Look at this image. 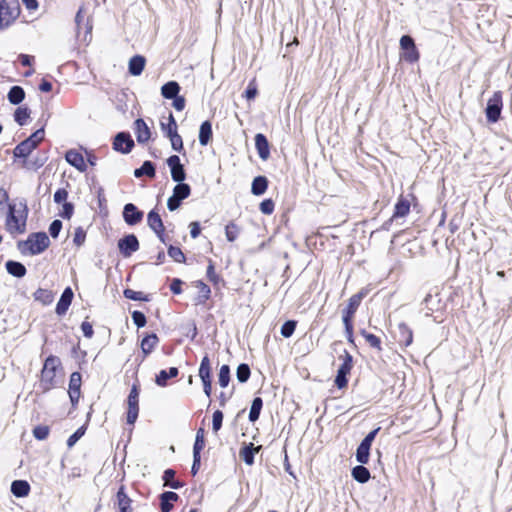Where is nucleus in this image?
<instances>
[{
	"instance_id": "nucleus-60",
	"label": "nucleus",
	"mask_w": 512,
	"mask_h": 512,
	"mask_svg": "<svg viewBox=\"0 0 512 512\" xmlns=\"http://www.w3.org/2000/svg\"><path fill=\"white\" fill-rule=\"evenodd\" d=\"M275 203L271 198L264 199L260 205L259 210L265 215H271L274 211Z\"/></svg>"
},
{
	"instance_id": "nucleus-23",
	"label": "nucleus",
	"mask_w": 512,
	"mask_h": 512,
	"mask_svg": "<svg viewBox=\"0 0 512 512\" xmlns=\"http://www.w3.org/2000/svg\"><path fill=\"white\" fill-rule=\"evenodd\" d=\"M117 505L119 508V512H132L131 498L127 495L125 491V486L121 485L116 494Z\"/></svg>"
},
{
	"instance_id": "nucleus-53",
	"label": "nucleus",
	"mask_w": 512,
	"mask_h": 512,
	"mask_svg": "<svg viewBox=\"0 0 512 512\" xmlns=\"http://www.w3.org/2000/svg\"><path fill=\"white\" fill-rule=\"evenodd\" d=\"M297 321L296 320H287L285 321L280 329V333L284 338H290L296 329Z\"/></svg>"
},
{
	"instance_id": "nucleus-29",
	"label": "nucleus",
	"mask_w": 512,
	"mask_h": 512,
	"mask_svg": "<svg viewBox=\"0 0 512 512\" xmlns=\"http://www.w3.org/2000/svg\"><path fill=\"white\" fill-rule=\"evenodd\" d=\"M5 267L7 272L16 278H23L27 273L25 265L19 261L8 260Z\"/></svg>"
},
{
	"instance_id": "nucleus-7",
	"label": "nucleus",
	"mask_w": 512,
	"mask_h": 512,
	"mask_svg": "<svg viewBox=\"0 0 512 512\" xmlns=\"http://www.w3.org/2000/svg\"><path fill=\"white\" fill-rule=\"evenodd\" d=\"M342 358L343 362L338 368L337 375L334 380L335 386L338 389L347 387L348 375L351 373L353 367V357L347 350H344Z\"/></svg>"
},
{
	"instance_id": "nucleus-48",
	"label": "nucleus",
	"mask_w": 512,
	"mask_h": 512,
	"mask_svg": "<svg viewBox=\"0 0 512 512\" xmlns=\"http://www.w3.org/2000/svg\"><path fill=\"white\" fill-rule=\"evenodd\" d=\"M251 376V369L247 363H241L236 369V378L240 383H246Z\"/></svg>"
},
{
	"instance_id": "nucleus-21",
	"label": "nucleus",
	"mask_w": 512,
	"mask_h": 512,
	"mask_svg": "<svg viewBox=\"0 0 512 512\" xmlns=\"http://www.w3.org/2000/svg\"><path fill=\"white\" fill-rule=\"evenodd\" d=\"M254 140L258 156L264 161L267 160L270 157V145L267 137L262 133H257Z\"/></svg>"
},
{
	"instance_id": "nucleus-27",
	"label": "nucleus",
	"mask_w": 512,
	"mask_h": 512,
	"mask_svg": "<svg viewBox=\"0 0 512 512\" xmlns=\"http://www.w3.org/2000/svg\"><path fill=\"white\" fill-rule=\"evenodd\" d=\"M179 370L177 367H170L168 370H160L156 375L155 382L160 387H166L168 380L177 377Z\"/></svg>"
},
{
	"instance_id": "nucleus-12",
	"label": "nucleus",
	"mask_w": 512,
	"mask_h": 512,
	"mask_svg": "<svg viewBox=\"0 0 512 512\" xmlns=\"http://www.w3.org/2000/svg\"><path fill=\"white\" fill-rule=\"evenodd\" d=\"M166 163L170 169L171 178L174 182H184L187 177L184 165L181 163L178 155H171L166 159Z\"/></svg>"
},
{
	"instance_id": "nucleus-51",
	"label": "nucleus",
	"mask_w": 512,
	"mask_h": 512,
	"mask_svg": "<svg viewBox=\"0 0 512 512\" xmlns=\"http://www.w3.org/2000/svg\"><path fill=\"white\" fill-rule=\"evenodd\" d=\"M239 233H240V228L233 221L229 222L225 226V235H226V239L229 242H234L238 238Z\"/></svg>"
},
{
	"instance_id": "nucleus-54",
	"label": "nucleus",
	"mask_w": 512,
	"mask_h": 512,
	"mask_svg": "<svg viewBox=\"0 0 512 512\" xmlns=\"http://www.w3.org/2000/svg\"><path fill=\"white\" fill-rule=\"evenodd\" d=\"M206 276L213 285H218L222 281V278L215 272L214 262L211 259L208 260Z\"/></svg>"
},
{
	"instance_id": "nucleus-45",
	"label": "nucleus",
	"mask_w": 512,
	"mask_h": 512,
	"mask_svg": "<svg viewBox=\"0 0 512 512\" xmlns=\"http://www.w3.org/2000/svg\"><path fill=\"white\" fill-rule=\"evenodd\" d=\"M30 109L26 106L18 107L14 112V120L20 125L24 126L27 123L28 118L30 117Z\"/></svg>"
},
{
	"instance_id": "nucleus-4",
	"label": "nucleus",
	"mask_w": 512,
	"mask_h": 512,
	"mask_svg": "<svg viewBox=\"0 0 512 512\" xmlns=\"http://www.w3.org/2000/svg\"><path fill=\"white\" fill-rule=\"evenodd\" d=\"M21 7L18 0H0V29L9 28L20 16Z\"/></svg>"
},
{
	"instance_id": "nucleus-61",
	"label": "nucleus",
	"mask_w": 512,
	"mask_h": 512,
	"mask_svg": "<svg viewBox=\"0 0 512 512\" xmlns=\"http://www.w3.org/2000/svg\"><path fill=\"white\" fill-rule=\"evenodd\" d=\"M74 214V204L72 202H64L62 205V210L59 213V216L63 219H70Z\"/></svg>"
},
{
	"instance_id": "nucleus-50",
	"label": "nucleus",
	"mask_w": 512,
	"mask_h": 512,
	"mask_svg": "<svg viewBox=\"0 0 512 512\" xmlns=\"http://www.w3.org/2000/svg\"><path fill=\"white\" fill-rule=\"evenodd\" d=\"M47 158L44 157H34L33 159L31 160H27V159H23V163H22V166L28 170H38L39 168H41L42 166H44L45 162H46Z\"/></svg>"
},
{
	"instance_id": "nucleus-1",
	"label": "nucleus",
	"mask_w": 512,
	"mask_h": 512,
	"mask_svg": "<svg viewBox=\"0 0 512 512\" xmlns=\"http://www.w3.org/2000/svg\"><path fill=\"white\" fill-rule=\"evenodd\" d=\"M49 246L50 239L43 231L30 233L26 240L17 243V247L22 254L27 251L31 256L43 253Z\"/></svg>"
},
{
	"instance_id": "nucleus-26",
	"label": "nucleus",
	"mask_w": 512,
	"mask_h": 512,
	"mask_svg": "<svg viewBox=\"0 0 512 512\" xmlns=\"http://www.w3.org/2000/svg\"><path fill=\"white\" fill-rule=\"evenodd\" d=\"M146 64V58L142 55H134L130 58L128 71L132 76H139L143 72Z\"/></svg>"
},
{
	"instance_id": "nucleus-56",
	"label": "nucleus",
	"mask_w": 512,
	"mask_h": 512,
	"mask_svg": "<svg viewBox=\"0 0 512 512\" xmlns=\"http://www.w3.org/2000/svg\"><path fill=\"white\" fill-rule=\"evenodd\" d=\"M86 432V427L81 426L79 427L72 435L69 436L67 439V446L69 448H72L79 440L84 436Z\"/></svg>"
},
{
	"instance_id": "nucleus-36",
	"label": "nucleus",
	"mask_w": 512,
	"mask_h": 512,
	"mask_svg": "<svg viewBox=\"0 0 512 512\" xmlns=\"http://www.w3.org/2000/svg\"><path fill=\"white\" fill-rule=\"evenodd\" d=\"M175 475H176V471L171 468H167L166 470H164L163 476H162L164 486L170 487L172 489L182 488L184 486V483L179 480H175L174 479Z\"/></svg>"
},
{
	"instance_id": "nucleus-47",
	"label": "nucleus",
	"mask_w": 512,
	"mask_h": 512,
	"mask_svg": "<svg viewBox=\"0 0 512 512\" xmlns=\"http://www.w3.org/2000/svg\"><path fill=\"white\" fill-rule=\"evenodd\" d=\"M231 379V371L230 367L227 364H224L220 367L218 373V383L222 388H225L229 385Z\"/></svg>"
},
{
	"instance_id": "nucleus-28",
	"label": "nucleus",
	"mask_w": 512,
	"mask_h": 512,
	"mask_svg": "<svg viewBox=\"0 0 512 512\" xmlns=\"http://www.w3.org/2000/svg\"><path fill=\"white\" fill-rule=\"evenodd\" d=\"M147 224L155 234H159V232L161 233L163 230H165L163 221L159 213L156 212L154 209L151 210L147 215Z\"/></svg>"
},
{
	"instance_id": "nucleus-2",
	"label": "nucleus",
	"mask_w": 512,
	"mask_h": 512,
	"mask_svg": "<svg viewBox=\"0 0 512 512\" xmlns=\"http://www.w3.org/2000/svg\"><path fill=\"white\" fill-rule=\"evenodd\" d=\"M45 136L44 126L37 129L33 132L29 137L25 140L21 141L14 149H13V158L14 161L17 159H27L29 155L35 150L38 145L43 141Z\"/></svg>"
},
{
	"instance_id": "nucleus-17",
	"label": "nucleus",
	"mask_w": 512,
	"mask_h": 512,
	"mask_svg": "<svg viewBox=\"0 0 512 512\" xmlns=\"http://www.w3.org/2000/svg\"><path fill=\"white\" fill-rule=\"evenodd\" d=\"M73 297L74 293L71 287H66L63 290L55 308V312L57 315L62 316L67 312L72 303Z\"/></svg>"
},
{
	"instance_id": "nucleus-35",
	"label": "nucleus",
	"mask_w": 512,
	"mask_h": 512,
	"mask_svg": "<svg viewBox=\"0 0 512 512\" xmlns=\"http://www.w3.org/2000/svg\"><path fill=\"white\" fill-rule=\"evenodd\" d=\"M180 85L176 81H168L161 87V95L168 100H171L179 95Z\"/></svg>"
},
{
	"instance_id": "nucleus-34",
	"label": "nucleus",
	"mask_w": 512,
	"mask_h": 512,
	"mask_svg": "<svg viewBox=\"0 0 512 512\" xmlns=\"http://www.w3.org/2000/svg\"><path fill=\"white\" fill-rule=\"evenodd\" d=\"M351 475L355 481L361 484L367 483L371 478L370 471L364 466V464L353 467L351 470Z\"/></svg>"
},
{
	"instance_id": "nucleus-19",
	"label": "nucleus",
	"mask_w": 512,
	"mask_h": 512,
	"mask_svg": "<svg viewBox=\"0 0 512 512\" xmlns=\"http://www.w3.org/2000/svg\"><path fill=\"white\" fill-rule=\"evenodd\" d=\"M397 328L396 339L398 343L405 347L410 346L413 343L412 329L405 322H400Z\"/></svg>"
},
{
	"instance_id": "nucleus-10",
	"label": "nucleus",
	"mask_w": 512,
	"mask_h": 512,
	"mask_svg": "<svg viewBox=\"0 0 512 512\" xmlns=\"http://www.w3.org/2000/svg\"><path fill=\"white\" fill-rule=\"evenodd\" d=\"M134 146V140L127 131L118 132L113 138L112 147L116 152L128 154L132 151Z\"/></svg>"
},
{
	"instance_id": "nucleus-22",
	"label": "nucleus",
	"mask_w": 512,
	"mask_h": 512,
	"mask_svg": "<svg viewBox=\"0 0 512 512\" xmlns=\"http://www.w3.org/2000/svg\"><path fill=\"white\" fill-rule=\"evenodd\" d=\"M159 500L160 511L170 512L173 509L172 502H177L179 500V495L173 491H164L159 495Z\"/></svg>"
},
{
	"instance_id": "nucleus-40",
	"label": "nucleus",
	"mask_w": 512,
	"mask_h": 512,
	"mask_svg": "<svg viewBox=\"0 0 512 512\" xmlns=\"http://www.w3.org/2000/svg\"><path fill=\"white\" fill-rule=\"evenodd\" d=\"M262 407H263V400H262V398L261 397H255L252 400L250 411H249V415H248V419H249L250 422L254 423V422H256L259 419Z\"/></svg>"
},
{
	"instance_id": "nucleus-16",
	"label": "nucleus",
	"mask_w": 512,
	"mask_h": 512,
	"mask_svg": "<svg viewBox=\"0 0 512 512\" xmlns=\"http://www.w3.org/2000/svg\"><path fill=\"white\" fill-rule=\"evenodd\" d=\"M134 133L139 144H145L150 140L151 131L146 122L142 118L134 121Z\"/></svg>"
},
{
	"instance_id": "nucleus-32",
	"label": "nucleus",
	"mask_w": 512,
	"mask_h": 512,
	"mask_svg": "<svg viewBox=\"0 0 512 512\" xmlns=\"http://www.w3.org/2000/svg\"><path fill=\"white\" fill-rule=\"evenodd\" d=\"M159 338L157 334L150 333L147 334L141 341V350L144 356H148L158 345Z\"/></svg>"
},
{
	"instance_id": "nucleus-31",
	"label": "nucleus",
	"mask_w": 512,
	"mask_h": 512,
	"mask_svg": "<svg viewBox=\"0 0 512 512\" xmlns=\"http://www.w3.org/2000/svg\"><path fill=\"white\" fill-rule=\"evenodd\" d=\"M269 181L266 176H256L251 184V193L255 196L263 195L268 188Z\"/></svg>"
},
{
	"instance_id": "nucleus-46",
	"label": "nucleus",
	"mask_w": 512,
	"mask_h": 512,
	"mask_svg": "<svg viewBox=\"0 0 512 512\" xmlns=\"http://www.w3.org/2000/svg\"><path fill=\"white\" fill-rule=\"evenodd\" d=\"M123 295L125 298L133 300V301H144V302L150 301V296L148 294H144L143 292L135 291L130 288H126L123 291Z\"/></svg>"
},
{
	"instance_id": "nucleus-64",
	"label": "nucleus",
	"mask_w": 512,
	"mask_h": 512,
	"mask_svg": "<svg viewBox=\"0 0 512 512\" xmlns=\"http://www.w3.org/2000/svg\"><path fill=\"white\" fill-rule=\"evenodd\" d=\"M68 191L65 188H59L55 191L53 199L57 204L64 203L67 201Z\"/></svg>"
},
{
	"instance_id": "nucleus-58",
	"label": "nucleus",
	"mask_w": 512,
	"mask_h": 512,
	"mask_svg": "<svg viewBox=\"0 0 512 512\" xmlns=\"http://www.w3.org/2000/svg\"><path fill=\"white\" fill-rule=\"evenodd\" d=\"M133 323L137 328H142L146 325L147 319L143 312L135 310L131 313Z\"/></svg>"
},
{
	"instance_id": "nucleus-18",
	"label": "nucleus",
	"mask_w": 512,
	"mask_h": 512,
	"mask_svg": "<svg viewBox=\"0 0 512 512\" xmlns=\"http://www.w3.org/2000/svg\"><path fill=\"white\" fill-rule=\"evenodd\" d=\"M422 304L426 310L425 316L430 317L434 312H437L443 308V303L438 294L432 295L428 293L424 298Z\"/></svg>"
},
{
	"instance_id": "nucleus-8",
	"label": "nucleus",
	"mask_w": 512,
	"mask_h": 512,
	"mask_svg": "<svg viewBox=\"0 0 512 512\" xmlns=\"http://www.w3.org/2000/svg\"><path fill=\"white\" fill-rule=\"evenodd\" d=\"M400 48L403 51L402 58L408 63H415L420 58L414 39L410 35H403L400 38Z\"/></svg>"
},
{
	"instance_id": "nucleus-30",
	"label": "nucleus",
	"mask_w": 512,
	"mask_h": 512,
	"mask_svg": "<svg viewBox=\"0 0 512 512\" xmlns=\"http://www.w3.org/2000/svg\"><path fill=\"white\" fill-rule=\"evenodd\" d=\"M134 176L141 178L147 176L148 178H154L156 176V166L150 160H145L139 168L134 170Z\"/></svg>"
},
{
	"instance_id": "nucleus-33",
	"label": "nucleus",
	"mask_w": 512,
	"mask_h": 512,
	"mask_svg": "<svg viewBox=\"0 0 512 512\" xmlns=\"http://www.w3.org/2000/svg\"><path fill=\"white\" fill-rule=\"evenodd\" d=\"M213 132H212V124L209 120H206L201 123L199 128V143L202 146H206L212 140Z\"/></svg>"
},
{
	"instance_id": "nucleus-20",
	"label": "nucleus",
	"mask_w": 512,
	"mask_h": 512,
	"mask_svg": "<svg viewBox=\"0 0 512 512\" xmlns=\"http://www.w3.org/2000/svg\"><path fill=\"white\" fill-rule=\"evenodd\" d=\"M65 160L80 172L87 169L83 155L75 149H70L65 153Z\"/></svg>"
},
{
	"instance_id": "nucleus-24",
	"label": "nucleus",
	"mask_w": 512,
	"mask_h": 512,
	"mask_svg": "<svg viewBox=\"0 0 512 512\" xmlns=\"http://www.w3.org/2000/svg\"><path fill=\"white\" fill-rule=\"evenodd\" d=\"M11 493L17 498H23L29 495L31 487L26 480H14L10 487Z\"/></svg>"
},
{
	"instance_id": "nucleus-14",
	"label": "nucleus",
	"mask_w": 512,
	"mask_h": 512,
	"mask_svg": "<svg viewBox=\"0 0 512 512\" xmlns=\"http://www.w3.org/2000/svg\"><path fill=\"white\" fill-rule=\"evenodd\" d=\"M81 383H82V376L80 372L75 371L70 375L69 380V389L68 394L70 398V402L73 407H75L78 402L81 395Z\"/></svg>"
},
{
	"instance_id": "nucleus-39",
	"label": "nucleus",
	"mask_w": 512,
	"mask_h": 512,
	"mask_svg": "<svg viewBox=\"0 0 512 512\" xmlns=\"http://www.w3.org/2000/svg\"><path fill=\"white\" fill-rule=\"evenodd\" d=\"M371 446L367 442L361 441L356 449L355 458L359 464H367L370 457Z\"/></svg>"
},
{
	"instance_id": "nucleus-38",
	"label": "nucleus",
	"mask_w": 512,
	"mask_h": 512,
	"mask_svg": "<svg viewBox=\"0 0 512 512\" xmlns=\"http://www.w3.org/2000/svg\"><path fill=\"white\" fill-rule=\"evenodd\" d=\"M199 377L202 382L212 381V368L209 356L207 354L201 360L199 367Z\"/></svg>"
},
{
	"instance_id": "nucleus-59",
	"label": "nucleus",
	"mask_w": 512,
	"mask_h": 512,
	"mask_svg": "<svg viewBox=\"0 0 512 512\" xmlns=\"http://www.w3.org/2000/svg\"><path fill=\"white\" fill-rule=\"evenodd\" d=\"M223 418H224V415H223L222 411H220V410L214 411L213 416H212V429L215 433H217L221 429L222 423H223Z\"/></svg>"
},
{
	"instance_id": "nucleus-41",
	"label": "nucleus",
	"mask_w": 512,
	"mask_h": 512,
	"mask_svg": "<svg viewBox=\"0 0 512 512\" xmlns=\"http://www.w3.org/2000/svg\"><path fill=\"white\" fill-rule=\"evenodd\" d=\"M34 299L43 305H49L54 300V294L51 290L38 288L34 294Z\"/></svg>"
},
{
	"instance_id": "nucleus-43",
	"label": "nucleus",
	"mask_w": 512,
	"mask_h": 512,
	"mask_svg": "<svg viewBox=\"0 0 512 512\" xmlns=\"http://www.w3.org/2000/svg\"><path fill=\"white\" fill-rule=\"evenodd\" d=\"M195 286L199 289V296L197 297V304L205 303L211 295L210 287L204 283L202 280H198L195 282Z\"/></svg>"
},
{
	"instance_id": "nucleus-52",
	"label": "nucleus",
	"mask_w": 512,
	"mask_h": 512,
	"mask_svg": "<svg viewBox=\"0 0 512 512\" xmlns=\"http://www.w3.org/2000/svg\"><path fill=\"white\" fill-rule=\"evenodd\" d=\"M167 253H168L169 257H171L177 263H185L186 262V256L184 255L182 250L177 246L169 245Z\"/></svg>"
},
{
	"instance_id": "nucleus-42",
	"label": "nucleus",
	"mask_w": 512,
	"mask_h": 512,
	"mask_svg": "<svg viewBox=\"0 0 512 512\" xmlns=\"http://www.w3.org/2000/svg\"><path fill=\"white\" fill-rule=\"evenodd\" d=\"M410 211V202L404 197H400L395 204L393 217H405Z\"/></svg>"
},
{
	"instance_id": "nucleus-44",
	"label": "nucleus",
	"mask_w": 512,
	"mask_h": 512,
	"mask_svg": "<svg viewBox=\"0 0 512 512\" xmlns=\"http://www.w3.org/2000/svg\"><path fill=\"white\" fill-rule=\"evenodd\" d=\"M173 194L175 195V197H178L183 201L190 196L191 187L187 183L177 182V184L173 188Z\"/></svg>"
},
{
	"instance_id": "nucleus-3",
	"label": "nucleus",
	"mask_w": 512,
	"mask_h": 512,
	"mask_svg": "<svg viewBox=\"0 0 512 512\" xmlns=\"http://www.w3.org/2000/svg\"><path fill=\"white\" fill-rule=\"evenodd\" d=\"M22 214L16 215L15 204H8V213L6 217V227L10 233L23 234L26 231V222L28 217V206L25 200L20 202Z\"/></svg>"
},
{
	"instance_id": "nucleus-62",
	"label": "nucleus",
	"mask_w": 512,
	"mask_h": 512,
	"mask_svg": "<svg viewBox=\"0 0 512 512\" xmlns=\"http://www.w3.org/2000/svg\"><path fill=\"white\" fill-rule=\"evenodd\" d=\"M62 221L61 220H58V219H55L53 220L50 225H49V234L52 238L56 239L60 232H61V229H62Z\"/></svg>"
},
{
	"instance_id": "nucleus-5",
	"label": "nucleus",
	"mask_w": 512,
	"mask_h": 512,
	"mask_svg": "<svg viewBox=\"0 0 512 512\" xmlns=\"http://www.w3.org/2000/svg\"><path fill=\"white\" fill-rule=\"evenodd\" d=\"M61 362L57 356L50 355L45 361L41 371V386L44 391H48L55 386L56 370Z\"/></svg>"
},
{
	"instance_id": "nucleus-6",
	"label": "nucleus",
	"mask_w": 512,
	"mask_h": 512,
	"mask_svg": "<svg viewBox=\"0 0 512 512\" xmlns=\"http://www.w3.org/2000/svg\"><path fill=\"white\" fill-rule=\"evenodd\" d=\"M503 109L502 92L495 91L491 98L487 101L485 108L486 119L489 123H496L500 117Z\"/></svg>"
},
{
	"instance_id": "nucleus-25",
	"label": "nucleus",
	"mask_w": 512,
	"mask_h": 512,
	"mask_svg": "<svg viewBox=\"0 0 512 512\" xmlns=\"http://www.w3.org/2000/svg\"><path fill=\"white\" fill-rule=\"evenodd\" d=\"M261 446L255 447L253 443L245 444L239 452L240 458L245 464L251 466L254 464L255 454L259 452Z\"/></svg>"
},
{
	"instance_id": "nucleus-37",
	"label": "nucleus",
	"mask_w": 512,
	"mask_h": 512,
	"mask_svg": "<svg viewBox=\"0 0 512 512\" xmlns=\"http://www.w3.org/2000/svg\"><path fill=\"white\" fill-rule=\"evenodd\" d=\"M25 95L23 87L15 85L10 88L7 98L12 105H19L25 99Z\"/></svg>"
},
{
	"instance_id": "nucleus-13",
	"label": "nucleus",
	"mask_w": 512,
	"mask_h": 512,
	"mask_svg": "<svg viewBox=\"0 0 512 512\" xmlns=\"http://www.w3.org/2000/svg\"><path fill=\"white\" fill-rule=\"evenodd\" d=\"M122 216L127 225L135 226L142 221L144 213L135 204L127 203L123 207Z\"/></svg>"
},
{
	"instance_id": "nucleus-11",
	"label": "nucleus",
	"mask_w": 512,
	"mask_h": 512,
	"mask_svg": "<svg viewBox=\"0 0 512 512\" xmlns=\"http://www.w3.org/2000/svg\"><path fill=\"white\" fill-rule=\"evenodd\" d=\"M118 249L124 258L130 257L134 252L139 250L140 243L137 236L133 233L124 235L118 240Z\"/></svg>"
},
{
	"instance_id": "nucleus-49",
	"label": "nucleus",
	"mask_w": 512,
	"mask_h": 512,
	"mask_svg": "<svg viewBox=\"0 0 512 512\" xmlns=\"http://www.w3.org/2000/svg\"><path fill=\"white\" fill-rule=\"evenodd\" d=\"M161 130L165 134L166 137L178 132L176 120L171 112L168 117V122L161 123Z\"/></svg>"
},
{
	"instance_id": "nucleus-9",
	"label": "nucleus",
	"mask_w": 512,
	"mask_h": 512,
	"mask_svg": "<svg viewBox=\"0 0 512 512\" xmlns=\"http://www.w3.org/2000/svg\"><path fill=\"white\" fill-rule=\"evenodd\" d=\"M127 424L133 425L139 415V387L133 384L127 398Z\"/></svg>"
},
{
	"instance_id": "nucleus-55",
	"label": "nucleus",
	"mask_w": 512,
	"mask_h": 512,
	"mask_svg": "<svg viewBox=\"0 0 512 512\" xmlns=\"http://www.w3.org/2000/svg\"><path fill=\"white\" fill-rule=\"evenodd\" d=\"M50 432V428L47 425H38L34 427L32 433L35 439L37 440H45Z\"/></svg>"
},
{
	"instance_id": "nucleus-15",
	"label": "nucleus",
	"mask_w": 512,
	"mask_h": 512,
	"mask_svg": "<svg viewBox=\"0 0 512 512\" xmlns=\"http://www.w3.org/2000/svg\"><path fill=\"white\" fill-rule=\"evenodd\" d=\"M366 296V291L361 290L358 293L352 295L349 300L347 306L344 308L342 312V320H352L355 312L357 311L358 307L360 306V303L362 299Z\"/></svg>"
},
{
	"instance_id": "nucleus-63",
	"label": "nucleus",
	"mask_w": 512,
	"mask_h": 512,
	"mask_svg": "<svg viewBox=\"0 0 512 512\" xmlns=\"http://www.w3.org/2000/svg\"><path fill=\"white\" fill-rule=\"evenodd\" d=\"M86 239V231L82 227H77L74 232L73 243L80 247Z\"/></svg>"
},
{
	"instance_id": "nucleus-57",
	"label": "nucleus",
	"mask_w": 512,
	"mask_h": 512,
	"mask_svg": "<svg viewBox=\"0 0 512 512\" xmlns=\"http://www.w3.org/2000/svg\"><path fill=\"white\" fill-rule=\"evenodd\" d=\"M168 138L170 139L171 147L174 151H177V152L184 151L183 140H182V137L178 134V132L168 136Z\"/></svg>"
}]
</instances>
